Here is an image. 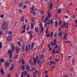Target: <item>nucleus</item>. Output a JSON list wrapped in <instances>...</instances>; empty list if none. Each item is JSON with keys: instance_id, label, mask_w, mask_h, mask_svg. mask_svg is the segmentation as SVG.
<instances>
[{"instance_id": "23", "label": "nucleus", "mask_w": 77, "mask_h": 77, "mask_svg": "<svg viewBox=\"0 0 77 77\" xmlns=\"http://www.w3.org/2000/svg\"><path fill=\"white\" fill-rule=\"evenodd\" d=\"M30 25H28L26 26V30H29V29H30Z\"/></svg>"}, {"instance_id": "56", "label": "nucleus", "mask_w": 77, "mask_h": 77, "mask_svg": "<svg viewBox=\"0 0 77 77\" xmlns=\"http://www.w3.org/2000/svg\"><path fill=\"white\" fill-rule=\"evenodd\" d=\"M40 26L41 27V28H42V27H44L43 26V24H42V23L41 22L40 23Z\"/></svg>"}, {"instance_id": "31", "label": "nucleus", "mask_w": 77, "mask_h": 77, "mask_svg": "<svg viewBox=\"0 0 77 77\" xmlns=\"http://www.w3.org/2000/svg\"><path fill=\"white\" fill-rule=\"evenodd\" d=\"M25 3L26 4H27V3H30V1H29V0H27L25 1Z\"/></svg>"}, {"instance_id": "55", "label": "nucleus", "mask_w": 77, "mask_h": 77, "mask_svg": "<svg viewBox=\"0 0 77 77\" xmlns=\"http://www.w3.org/2000/svg\"><path fill=\"white\" fill-rule=\"evenodd\" d=\"M58 50H57L56 52H55V54H59V52Z\"/></svg>"}, {"instance_id": "60", "label": "nucleus", "mask_w": 77, "mask_h": 77, "mask_svg": "<svg viewBox=\"0 0 77 77\" xmlns=\"http://www.w3.org/2000/svg\"><path fill=\"white\" fill-rule=\"evenodd\" d=\"M57 36V35L56 34H54V38H56Z\"/></svg>"}, {"instance_id": "1", "label": "nucleus", "mask_w": 77, "mask_h": 77, "mask_svg": "<svg viewBox=\"0 0 77 77\" xmlns=\"http://www.w3.org/2000/svg\"><path fill=\"white\" fill-rule=\"evenodd\" d=\"M9 25L8 23L6 20L4 21L1 25V29L2 30H6L8 29V27Z\"/></svg>"}, {"instance_id": "36", "label": "nucleus", "mask_w": 77, "mask_h": 77, "mask_svg": "<svg viewBox=\"0 0 77 77\" xmlns=\"http://www.w3.org/2000/svg\"><path fill=\"white\" fill-rule=\"evenodd\" d=\"M48 17L49 18H50V17L51 16V14H50V12H48Z\"/></svg>"}, {"instance_id": "18", "label": "nucleus", "mask_w": 77, "mask_h": 77, "mask_svg": "<svg viewBox=\"0 0 77 77\" xmlns=\"http://www.w3.org/2000/svg\"><path fill=\"white\" fill-rule=\"evenodd\" d=\"M30 26L31 29H33L35 27V24L33 23H31L30 24Z\"/></svg>"}, {"instance_id": "42", "label": "nucleus", "mask_w": 77, "mask_h": 77, "mask_svg": "<svg viewBox=\"0 0 77 77\" xmlns=\"http://www.w3.org/2000/svg\"><path fill=\"white\" fill-rule=\"evenodd\" d=\"M24 72H22L20 77H24Z\"/></svg>"}, {"instance_id": "16", "label": "nucleus", "mask_w": 77, "mask_h": 77, "mask_svg": "<svg viewBox=\"0 0 77 77\" xmlns=\"http://www.w3.org/2000/svg\"><path fill=\"white\" fill-rule=\"evenodd\" d=\"M56 65V64L55 63V62H53L52 61H51L50 62V65Z\"/></svg>"}, {"instance_id": "29", "label": "nucleus", "mask_w": 77, "mask_h": 77, "mask_svg": "<svg viewBox=\"0 0 77 77\" xmlns=\"http://www.w3.org/2000/svg\"><path fill=\"white\" fill-rule=\"evenodd\" d=\"M40 31L41 33H42V32H44V27H42L41 28Z\"/></svg>"}, {"instance_id": "50", "label": "nucleus", "mask_w": 77, "mask_h": 77, "mask_svg": "<svg viewBox=\"0 0 77 77\" xmlns=\"http://www.w3.org/2000/svg\"><path fill=\"white\" fill-rule=\"evenodd\" d=\"M3 31H0V35H1V36H2V35H3Z\"/></svg>"}, {"instance_id": "4", "label": "nucleus", "mask_w": 77, "mask_h": 77, "mask_svg": "<svg viewBox=\"0 0 77 77\" xmlns=\"http://www.w3.org/2000/svg\"><path fill=\"white\" fill-rule=\"evenodd\" d=\"M8 53L10 54L9 55L10 57L9 58V59H11V57H12V51L11 50V49H8Z\"/></svg>"}, {"instance_id": "22", "label": "nucleus", "mask_w": 77, "mask_h": 77, "mask_svg": "<svg viewBox=\"0 0 77 77\" xmlns=\"http://www.w3.org/2000/svg\"><path fill=\"white\" fill-rule=\"evenodd\" d=\"M45 35H46V38H50V34L49 33H46Z\"/></svg>"}, {"instance_id": "58", "label": "nucleus", "mask_w": 77, "mask_h": 77, "mask_svg": "<svg viewBox=\"0 0 77 77\" xmlns=\"http://www.w3.org/2000/svg\"><path fill=\"white\" fill-rule=\"evenodd\" d=\"M8 33L9 35V33L10 35H12V32L11 31H8Z\"/></svg>"}, {"instance_id": "35", "label": "nucleus", "mask_w": 77, "mask_h": 77, "mask_svg": "<svg viewBox=\"0 0 77 77\" xmlns=\"http://www.w3.org/2000/svg\"><path fill=\"white\" fill-rule=\"evenodd\" d=\"M20 42H23V38L22 37H20Z\"/></svg>"}, {"instance_id": "19", "label": "nucleus", "mask_w": 77, "mask_h": 77, "mask_svg": "<svg viewBox=\"0 0 77 77\" xmlns=\"http://www.w3.org/2000/svg\"><path fill=\"white\" fill-rule=\"evenodd\" d=\"M53 6V3L51 2V3H50V6L49 7V8H50V9H52Z\"/></svg>"}, {"instance_id": "63", "label": "nucleus", "mask_w": 77, "mask_h": 77, "mask_svg": "<svg viewBox=\"0 0 77 77\" xmlns=\"http://www.w3.org/2000/svg\"><path fill=\"white\" fill-rule=\"evenodd\" d=\"M19 13H22V10L20 9L19 10Z\"/></svg>"}, {"instance_id": "10", "label": "nucleus", "mask_w": 77, "mask_h": 77, "mask_svg": "<svg viewBox=\"0 0 77 77\" xmlns=\"http://www.w3.org/2000/svg\"><path fill=\"white\" fill-rule=\"evenodd\" d=\"M12 36H8L7 38V40L8 42H9V41H10V42L12 41Z\"/></svg>"}, {"instance_id": "2", "label": "nucleus", "mask_w": 77, "mask_h": 77, "mask_svg": "<svg viewBox=\"0 0 77 77\" xmlns=\"http://www.w3.org/2000/svg\"><path fill=\"white\" fill-rule=\"evenodd\" d=\"M38 58V56H36L35 58V57H33L32 58L33 62L31 63L32 65H36V62H37V60Z\"/></svg>"}, {"instance_id": "14", "label": "nucleus", "mask_w": 77, "mask_h": 77, "mask_svg": "<svg viewBox=\"0 0 77 77\" xmlns=\"http://www.w3.org/2000/svg\"><path fill=\"white\" fill-rule=\"evenodd\" d=\"M0 72L2 74V75H4V74H5V71H4V70L3 69V68H2L0 69Z\"/></svg>"}, {"instance_id": "5", "label": "nucleus", "mask_w": 77, "mask_h": 77, "mask_svg": "<svg viewBox=\"0 0 77 77\" xmlns=\"http://www.w3.org/2000/svg\"><path fill=\"white\" fill-rule=\"evenodd\" d=\"M53 19L49 20H48V21L47 22V24L48 26H50V25H53Z\"/></svg>"}, {"instance_id": "57", "label": "nucleus", "mask_w": 77, "mask_h": 77, "mask_svg": "<svg viewBox=\"0 0 77 77\" xmlns=\"http://www.w3.org/2000/svg\"><path fill=\"white\" fill-rule=\"evenodd\" d=\"M26 29H24L22 31V32H21V33H25L26 32Z\"/></svg>"}, {"instance_id": "17", "label": "nucleus", "mask_w": 77, "mask_h": 77, "mask_svg": "<svg viewBox=\"0 0 77 77\" xmlns=\"http://www.w3.org/2000/svg\"><path fill=\"white\" fill-rule=\"evenodd\" d=\"M18 51H20V48H19L17 47L16 48V53L17 54H19V53L18 52Z\"/></svg>"}, {"instance_id": "3", "label": "nucleus", "mask_w": 77, "mask_h": 77, "mask_svg": "<svg viewBox=\"0 0 77 77\" xmlns=\"http://www.w3.org/2000/svg\"><path fill=\"white\" fill-rule=\"evenodd\" d=\"M31 46H30V44H28V45H26V49L25 51L27 52L28 50L29 51H30V47Z\"/></svg>"}, {"instance_id": "27", "label": "nucleus", "mask_w": 77, "mask_h": 77, "mask_svg": "<svg viewBox=\"0 0 77 77\" xmlns=\"http://www.w3.org/2000/svg\"><path fill=\"white\" fill-rule=\"evenodd\" d=\"M30 18L31 19V20H32V22H33V23H35V20H34V19L32 17H30Z\"/></svg>"}, {"instance_id": "46", "label": "nucleus", "mask_w": 77, "mask_h": 77, "mask_svg": "<svg viewBox=\"0 0 77 77\" xmlns=\"http://www.w3.org/2000/svg\"><path fill=\"white\" fill-rule=\"evenodd\" d=\"M23 2H21L20 4H19V7H21V6H23Z\"/></svg>"}, {"instance_id": "30", "label": "nucleus", "mask_w": 77, "mask_h": 77, "mask_svg": "<svg viewBox=\"0 0 77 77\" xmlns=\"http://www.w3.org/2000/svg\"><path fill=\"white\" fill-rule=\"evenodd\" d=\"M22 65H24V63H25V62H24V59L22 58Z\"/></svg>"}, {"instance_id": "45", "label": "nucleus", "mask_w": 77, "mask_h": 77, "mask_svg": "<svg viewBox=\"0 0 77 77\" xmlns=\"http://www.w3.org/2000/svg\"><path fill=\"white\" fill-rule=\"evenodd\" d=\"M27 70H25V72L24 73V75H27Z\"/></svg>"}, {"instance_id": "7", "label": "nucleus", "mask_w": 77, "mask_h": 77, "mask_svg": "<svg viewBox=\"0 0 77 77\" xmlns=\"http://www.w3.org/2000/svg\"><path fill=\"white\" fill-rule=\"evenodd\" d=\"M11 50L13 53H14V51H15V47L14 46V45H13V44H12L11 45Z\"/></svg>"}, {"instance_id": "53", "label": "nucleus", "mask_w": 77, "mask_h": 77, "mask_svg": "<svg viewBox=\"0 0 77 77\" xmlns=\"http://www.w3.org/2000/svg\"><path fill=\"white\" fill-rule=\"evenodd\" d=\"M12 61H13L12 60V59H11L9 60V63H11V62H12Z\"/></svg>"}, {"instance_id": "25", "label": "nucleus", "mask_w": 77, "mask_h": 77, "mask_svg": "<svg viewBox=\"0 0 77 77\" xmlns=\"http://www.w3.org/2000/svg\"><path fill=\"white\" fill-rule=\"evenodd\" d=\"M31 12L32 13L33 12V11H34V7L32 6L31 8Z\"/></svg>"}, {"instance_id": "43", "label": "nucleus", "mask_w": 77, "mask_h": 77, "mask_svg": "<svg viewBox=\"0 0 77 77\" xmlns=\"http://www.w3.org/2000/svg\"><path fill=\"white\" fill-rule=\"evenodd\" d=\"M30 39H32V38L33 37V34L32 33L30 35Z\"/></svg>"}, {"instance_id": "48", "label": "nucleus", "mask_w": 77, "mask_h": 77, "mask_svg": "<svg viewBox=\"0 0 77 77\" xmlns=\"http://www.w3.org/2000/svg\"><path fill=\"white\" fill-rule=\"evenodd\" d=\"M64 77H68V74H66L64 75Z\"/></svg>"}, {"instance_id": "64", "label": "nucleus", "mask_w": 77, "mask_h": 77, "mask_svg": "<svg viewBox=\"0 0 77 77\" xmlns=\"http://www.w3.org/2000/svg\"><path fill=\"white\" fill-rule=\"evenodd\" d=\"M15 77H18V73H16L15 74Z\"/></svg>"}, {"instance_id": "9", "label": "nucleus", "mask_w": 77, "mask_h": 77, "mask_svg": "<svg viewBox=\"0 0 77 77\" xmlns=\"http://www.w3.org/2000/svg\"><path fill=\"white\" fill-rule=\"evenodd\" d=\"M51 45L53 46H55L56 44V39H55L54 40V43L52 42H51Z\"/></svg>"}, {"instance_id": "33", "label": "nucleus", "mask_w": 77, "mask_h": 77, "mask_svg": "<svg viewBox=\"0 0 77 77\" xmlns=\"http://www.w3.org/2000/svg\"><path fill=\"white\" fill-rule=\"evenodd\" d=\"M45 33H49V32H48V28H47L46 29V30H45Z\"/></svg>"}, {"instance_id": "49", "label": "nucleus", "mask_w": 77, "mask_h": 77, "mask_svg": "<svg viewBox=\"0 0 77 77\" xmlns=\"http://www.w3.org/2000/svg\"><path fill=\"white\" fill-rule=\"evenodd\" d=\"M62 22L61 20H60V22L58 23V24L59 26H60L62 24Z\"/></svg>"}, {"instance_id": "24", "label": "nucleus", "mask_w": 77, "mask_h": 77, "mask_svg": "<svg viewBox=\"0 0 77 77\" xmlns=\"http://www.w3.org/2000/svg\"><path fill=\"white\" fill-rule=\"evenodd\" d=\"M62 11V9L61 8L59 9V8L57 10V13L58 14H59L61 12V11Z\"/></svg>"}, {"instance_id": "59", "label": "nucleus", "mask_w": 77, "mask_h": 77, "mask_svg": "<svg viewBox=\"0 0 77 77\" xmlns=\"http://www.w3.org/2000/svg\"><path fill=\"white\" fill-rule=\"evenodd\" d=\"M33 15L34 16H36V13H35V11H33Z\"/></svg>"}, {"instance_id": "61", "label": "nucleus", "mask_w": 77, "mask_h": 77, "mask_svg": "<svg viewBox=\"0 0 77 77\" xmlns=\"http://www.w3.org/2000/svg\"><path fill=\"white\" fill-rule=\"evenodd\" d=\"M72 17L73 18H75V15L74 14H73L72 15Z\"/></svg>"}, {"instance_id": "41", "label": "nucleus", "mask_w": 77, "mask_h": 77, "mask_svg": "<svg viewBox=\"0 0 77 77\" xmlns=\"http://www.w3.org/2000/svg\"><path fill=\"white\" fill-rule=\"evenodd\" d=\"M18 55H16L14 57V59H17V57H18Z\"/></svg>"}, {"instance_id": "26", "label": "nucleus", "mask_w": 77, "mask_h": 77, "mask_svg": "<svg viewBox=\"0 0 77 77\" xmlns=\"http://www.w3.org/2000/svg\"><path fill=\"white\" fill-rule=\"evenodd\" d=\"M44 18H45V15L43 14V16H42L40 18L42 21H43V20H44Z\"/></svg>"}, {"instance_id": "37", "label": "nucleus", "mask_w": 77, "mask_h": 77, "mask_svg": "<svg viewBox=\"0 0 77 77\" xmlns=\"http://www.w3.org/2000/svg\"><path fill=\"white\" fill-rule=\"evenodd\" d=\"M22 69L23 71H24L25 70V67H24V65H23L22 66Z\"/></svg>"}, {"instance_id": "11", "label": "nucleus", "mask_w": 77, "mask_h": 77, "mask_svg": "<svg viewBox=\"0 0 77 77\" xmlns=\"http://www.w3.org/2000/svg\"><path fill=\"white\" fill-rule=\"evenodd\" d=\"M24 20H25V18H24V17L23 16L20 19V22H24Z\"/></svg>"}, {"instance_id": "6", "label": "nucleus", "mask_w": 77, "mask_h": 77, "mask_svg": "<svg viewBox=\"0 0 77 77\" xmlns=\"http://www.w3.org/2000/svg\"><path fill=\"white\" fill-rule=\"evenodd\" d=\"M5 66L7 68H8L10 66L11 64H10V63L9 61H6L5 62Z\"/></svg>"}, {"instance_id": "44", "label": "nucleus", "mask_w": 77, "mask_h": 77, "mask_svg": "<svg viewBox=\"0 0 77 77\" xmlns=\"http://www.w3.org/2000/svg\"><path fill=\"white\" fill-rule=\"evenodd\" d=\"M40 13L41 15H43V14H44V11L43 10H42L41 11Z\"/></svg>"}, {"instance_id": "15", "label": "nucleus", "mask_w": 77, "mask_h": 77, "mask_svg": "<svg viewBox=\"0 0 77 77\" xmlns=\"http://www.w3.org/2000/svg\"><path fill=\"white\" fill-rule=\"evenodd\" d=\"M30 69V67L29 65V64H27V65L26 66V70H27L28 71H29Z\"/></svg>"}, {"instance_id": "12", "label": "nucleus", "mask_w": 77, "mask_h": 77, "mask_svg": "<svg viewBox=\"0 0 77 77\" xmlns=\"http://www.w3.org/2000/svg\"><path fill=\"white\" fill-rule=\"evenodd\" d=\"M35 32H36V33H39V28L38 26H35Z\"/></svg>"}, {"instance_id": "21", "label": "nucleus", "mask_w": 77, "mask_h": 77, "mask_svg": "<svg viewBox=\"0 0 77 77\" xmlns=\"http://www.w3.org/2000/svg\"><path fill=\"white\" fill-rule=\"evenodd\" d=\"M48 16H46L45 18V20H44L45 23V22H47V21H48Z\"/></svg>"}, {"instance_id": "52", "label": "nucleus", "mask_w": 77, "mask_h": 77, "mask_svg": "<svg viewBox=\"0 0 77 77\" xmlns=\"http://www.w3.org/2000/svg\"><path fill=\"white\" fill-rule=\"evenodd\" d=\"M14 68V67H11L10 69V71H12L13 70Z\"/></svg>"}, {"instance_id": "28", "label": "nucleus", "mask_w": 77, "mask_h": 77, "mask_svg": "<svg viewBox=\"0 0 77 77\" xmlns=\"http://www.w3.org/2000/svg\"><path fill=\"white\" fill-rule=\"evenodd\" d=\"M44 55L43 54H41L40 56V59L41 60L42 58H44Z\"/></svg>"}, {"instance_id": "40", "label": "nucleus", "mask_w": 77, "mask_h": 77, "mask_svg": "<svg viewBox=\"0 0 77 77\" xmlns=\"http://www.w3.org/2000/svg\"><path fill=\"white\" fill-rule=\"evenodd\" d=\"M50 35L51 38H52L53 37V31L50 33Z\"/></svg>"}, {"instance_id": "38", "label": "nucleus", "mask_w": 77, "mask_h": 77, "mask_svg": "<svg viewBox=\"0 0 77 77\" xmlns=\"http://www.w3.org/2000/svg\"><path fill=\"white\" fill-rule=\"evenodd\" d=\"M52 52L53 54H55V48H54L53 49L52 51Z\"/></svg>"}, {"instance_id": "13", "label": "nucleus", "mask_w": 77, "mask_h": 77, "mask_svg": "<svg viewBox=\"0 0 77 77\" xmlns=\"http://www.w3.org/2000/svg\"><path fill=\"white\" fill-rule=\"evenodd\" d=\"M4 61V60L3 58L0 59V65H2V63H3Z\"/></svg>"}, {"instance_id": "34", "label": "nucleus", "mask_w": 77, "mask_h": 77, "mask_svg": "<svg viewBox=\"0 0 77 77\" xmlns=\"http://www.w3.org/2000/svg\"><path fill=\"white\" fill-rule=\"evenodd\" d=\"M44 62V60L43 59L40 61V64H42Z\"/></svg>"}, {"instance_id": "51", "label": "nucleus", "mask_w": 77, "mask_h": 77, "mask_svg": "<svg viewBox=\"0 0 77 77\" xmlns=\"http://www.w3.org/2000/svg\"><path fill=\"white\" fill-rule=\"evenodd\" d=\"M17 43L19 45V46H20V45H21V43H20V41H18L17 42Z\"/></svg>"}, {"instance_id": "32", "label": "nucleus", "mask_w": 77, "mask_h": 77, "mask_svg": "<svg viewBox=\"0 0 77 77\" xmlns=\"http://www.w3.org/2000/svg\"><path fill=\"white\" fill-rule=\"evenodd\" d=\"M37 62L38 65H39V63H40V60L39 59H37Z\"/></svg>"}, {"instance_id": "20", "label": "nucleus", "mask_w": 77, "mask_h": 77, "mask_svg": "<svg viewBox=\"0 0 77 77\" xmlns=\"http://www.w3.org/2000/svg\"><path fill=\"white\" fill-rule=\"evenodd\" d=\"M34 45H35V43L33 42L32 43L31 50H32L33 48H34Z\"/></svg>"}, {"instance_id": "8", "label": "nucleus", "mask_w": 77, "mask_h": 77, "mask_svg": "<svg viewBox=\"0 0 77 77\" xmlns=\"http://www.w3.org/2000/svg\"><path fill=\"white\" fill-rule=\"evenodd\" d=\"M60 27L59 28V32L58 33L59 37H61L62 36V32L60 31Z\"/></svg>"}, {"instance_id": "54", "label": "nucleus", "mask_w": 77, "mask_h": 77, "mask_svg": "<svg viewBox=\"0 0 77 77\" xmlns=\"http://www.w3.org/2000/svg\"><path fill=\"white\" fill-rule=\"evenodd\" d=\"M2 42H0V48H2Z\"/></svg>"}, {"instance_id": "39", "label": "nucleus", "mask_w": 77, "mask_h": 77, "mask_svg": "<svg viewBox=\"0 0 77 77\" xmlns=\"http://www.w3.org/2000/svg\"><path fill=\"white\" fill-rule=\"evenodd\" d=\"M57 24H58V22L57 21H55V27H57Z\"/></svg>"}, {"instance_id": "47", "label": "nucleus", "mask_w": 77, "mask_h": 77, "mask_svg": "<svg viewBox=\"0 0 77 77\" xmlns=\"http://www.w3.org/2000/svg\"><path fill=\"white\" fill-rule=\"evenodd\" d=\"M70 23H68L67 24V25L65 26V27H66V29H68V25L70 24Z\"/></svg>"}, {"instance_id": "62", "label": "nucleus", "mask_w": 77, "mask_h": 77, "mask_svg": "<svg viewBox=\"0 0 77 77\" xmlns=\"http://www.w3.org/2000/svg\"><path fill=\"white\" fill-rule=\"evenodd\" d=\"M22 48L23 51H25V46H23L22 47Z\"/></svg>"}]
</instances>
